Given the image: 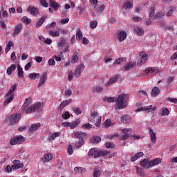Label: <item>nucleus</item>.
<instances>
[{"label":"nucleus","instance_id":"obj_14","mask_svg":"<svg viewBox=\"0 0 177 177\" xmlns=\"http://www.w3.org/2000/svg\"><path fill=\"white\" fill-rule=\"evenodd\" d=\"M31 97H28L25 100V102L21 107L22 111H24L26 113V109H29L28 106L31 104Z\"/></svg>","mask_w":177,"mask_h":177},{"label":"nucleus","instance_id":"obj_2","mask_svg":"<svg viewBox=\"0 0 177 177\" xmlns=\"http://www.w3.org/2000/svg\"><path fill=\"white\" fill-rule=\"evenodd\" d=\"M140 165L142 168H146L149 169V168H153V167H156V165H158V164H161V158H156L151 160H149L147 158H145L140 162Z\"/></svg>","mask_w":177,"mask_h":177},{"label":"nucleus","instance_id":"obj_52","mask_svg":"<svg viewBox=\"0 0 177 177\" xmlns=\"http://www.w3.org/2000/svg\"><path fill=\"white\" fill-rule=\"evenodd\" d=\"M97 118V112H94L93 113L91 116H90V122H93V120H95V118Z\"/></svg>","mask_w":177,"mask_h":177},{"label":"nucleus","instance_id":"obj_54","mask_svg":"<svg viewBox=\"0 0 177 177\" xmlns=\"http://www.w3.org/2000/svg\"><path fill=\"white\" fill-rule=\"evenodd\" d=\"M82 128H83V129H92V124H91V123L84 124L82 126Z\"/></svg>","mask_w":177,"mask_h":177},{"label":"nucleus","instance_id":"obj_5","mask_svg":"<svg viewBox=\"0 0 177 177\" xmlns=\"http://www.w3.org/2000/svg\"><path fill=\"white\" fill-rule=\"evenodd\" d=\"M25 139L22 136H17L12 137L10 140V145L11 146H16V145H21L24 143Z\"/></svg>","mask_w":177,"mask_h":177},{"label":"nucleus","instance_id":"obj_6","mask_svg":"<svg viewBox=\"0 0 177 177\" xmlns=\"http://www.w3.org/2000/svg\"><path fill=\"white\" fill-rule=\"evenodd\" d=\"M20 118H21V115H20V113H15L14 115L9 116L8 120L11 125H13L14 124H17L19 121H20Z\"/></svg>","mask_w":177,"mask_h":177},{"label":"nucleus","instance_id":"obj_10","mask_svg":"<svg viewBox=\"0 0 177 177\" xmlns=\"http://www.w3.org/2000/svg\"><path fill=\"white\" fill-rule=\"evenodd\" d=\"M48 80V73L44 72L42 73L41 76L40 77V82L38 84L37 88H41L43 86L46 80Z\"/></svg>","mask_w":177,"mask_h":177},{"label":"nucleus","instance_id":"obj_20","mask_svg":"<svg viewBox=\"0 0 177 177\" xmlns=\"http://www.w3.org/2000/svg\"><path fill=\"white\" fill-rule=\"evenodd\" d=\"M40 127H41V123L33 124L29 128V132L30 133H32L33 132H35V131H37V129H38Z\"/></svg>","mask_w":177,"mask_h":177},{"label":"nucleus","instance_id":"obj_19","mask_svg":"<svg viewBox=\"0 0 177 177\" xmlns=\"http://www.w3.org/2000/svg\"><path fill=\"white\" fill-rule=\"evenodd\" d=\"M145 74L149 75V74H156V73H158V70L154 68L153 67L148 68L144 71Z\"/></svg>","mask_w":177,"mask_h":177},{"label":"nucleus","instance_id":"obj_13","mask_svg":"<svg viewBox=\"0 0 177 177\" xmlns=\"http://www.w3.org/2000/svg\"><path fill=\"white\" fill-rule=\"evenodd\" d=\"M28 12H30L32 16H38L39 15V8L31 6L28 8Z\"/></svg>","mask_w":177,"mask_h":177},{"label":"nucleus","instance_id":"obj_23","mask_svg":"<svg viewBox=\"0 0 177 177\" xmlns=\"http://www.w3.org/2000/svg\"><path fill=\"white\" fill-rule=\"evenodd\" d=\"M118 80V77L114 76L109 79V81L105 84V86H110V85H113V84H115Z\"/></svg>","mask_w":177,"mask_h":177},{"label":"nucleus","instance_id":"obj_22","mask_svg":"<svg viewBox=\"0 0 177 177\" xmlns=\"http://www.w3.org/2000/svg\"><path fill=\"white\" fill-rule=\"evenodd\" d=\"M86 136V133L77 131L75 133V136L77 139H80V140H84V138Z\"/></svg>","mask_w":177,"mask_h":177},{"label":"nucleus","instance_id":"obj_29","mask_svg":"<svg viewBox=\"0 0 177 177\" xmlns=\"http://www.w3.org/2000/svg\"><path fill=\"white\" fill-rule=\"evenodd\" d=\"M59 136H60V132H55L52 134H50L48 139V140H55L56 138H59Z\"/></svg>","mask_w":177,"mask_h":177},{"label":"nucleus","instance_id":"obj_35","mask_svg":"<svg viewBox=\"0 0 177 177\" xmlns=\"http://www.w3.org/2000/svg\"><path fill=\"white\" fill-rule=\"evenodd\" d=\"M93 92L94 93H100L103 92V87H102L100 86H95L93 88Z\"/></svg>","mask_w":177,"mask_h":177},{"label":"nucleus","instance_id":"obj_15","mask_svg":"<svg viewBox=\"0 0 177 177\" xmlns=\"http://www.w3.org/2000/svg\"><path fill=\"white\" fill-rule=\"evenodd\" d=\"M13 164L14 165L12 166V169H20V168H23V167H24V165L20 162V160H15L13 161Z\"/></svg>","mask_w":177,"mask_h":177},{"label":"nucleus","instance_id":"obj_57","mask_svg":"<svg viewBox=\"0 0 177 177\" xmlns=\"http://www.w3.org/2000/svg\"><path fill=\"white\" fill-rule=\"evenodd\" d=\"M111 125H113V124H111V120H110V119H108L104 122V126L106 128H108V127H111Z\"/></svg>","mask_w":177,"mask_h":177},{"label":"nucleus","instance_id":"obj_62","mask_svg":"<svg viewBox=\"0 0 177 177\" xmlns=\"http://www.w3.org/2000/svg\"><path fill=\"white\" fill-rule=\"evenodd\" d=\"M56 64V62H55L54 59H50L48 60V66H55Z\"/></svg>","mask_w":177,"mask_h":177},{"label":"nucleus","instance_id":"obj_44","mask_svg":"<svg viewBox=\"0 0 177 177\" xmlns=\"http://www.w3.org/2000/svg\"><path fill=\"white\" fill-rule=\"evenodd\" d=\"M91 143H100V142H102V138L100 137H93L92 140H91Z\"/></svg>","mask_w":177,"mask_h":177},{"label":"nucleus","instance_id":"obj_36","mask_svg":"<svg viewBox=\"0 0 177 177\" xmlns=\"http://www.w3.org/2000/svg\"><path fill=\"white\" fill-rule=\"evenodd\" d=\"M164 16H165V12H159L155 15L154 19L155 20H160V19H162Z\"/></svg>","mask_w":177,"mask_h":177},{"label":"nucleus","instance_id":"obj_59","mask_svg":"<svg viewBox=\"0 0 177 177\" xmlns=\"http://www.w3.org/2000/svg\"><path fill=\"white\" fill-rule=\"evenodd\" d=\"M77 62H78V55H73L71 62L77 63Z\"/></svg>","mask_w":177,"mask_h":177},{"label":"nucleus","instance_id":"obj_26","mask_svg":"<svg viewBox=\"0 0 177 177\" xmlns=\"http://www.w3.org/2000/svg\"><path fill=\"white\" fill-rule=\"evenodd\" d=\"M57 45L59 49H63V46H64V45H67V40L64 38H62L59 40Z\"/></svg>","mask_w":177,"mask_h":177},{"label":"nucleus","instance_id":"obj_18","mask_svg":"<svg viewBox=\"0 0 177 177\" xmlns=\"http://www.w3.org/2000/svg\"><path fill=\"white\" fill-rule=\"evenodd\" d=\"M149 136L151 138V140L153 145H156L157 142V138L156 137V133L152 129H149Z\"/></svg>","mask_w":177,"mask_h":177},{"label":"nucleus","instance_id":"obj_37","mask_svg":"<svg viewBox=\"0 0 177 177\" xmlns=\"http://www.w3.org/2000/svg\"><path fill=\"white\" fill-rule=\"evenodd\" d=\"M72 110L75 112L76 115H81V114H82V111H81V108L73 106L72 107Z\"/></svg>","mask_w":177,"mask_h":177},{"label":"nucleus","instance_id":"obj_61","mask_svg":"<svg viewBox=\"0 0 177 177\" xmlns=\"http://www.w3.org/2000/svg\"><path fill=\"white\" fill-rule=\"evenodd\" d=\"M154 13H155V10L154 7L151 8L150 12H149V17H154Z\"/></svg>","mask_w":177,"mask_h":177},{"label":"nucleus","instance_id":"obj_27","mask_svg":"<svg viewBox=\"0 0 177 177\" xmlns=\"http://www.w3.org/2000/svg\"><path fill=\"white\" fill-rule=\"evenodd\" d=\"M120 120H121L122 122H124V124H128V122H129V121H131V116L125 114L121 117Z\"/></svg>","mask_w":177,"mask_h":177},{"label":"nucleus","instance_id":"obj_47","mask_svg":"<svg viewBox=\"0 0 177 177\" xmlns=\"http://www.w3.org/2000/svg\"><path fill=\"white\" fill-rule=\"evenodd\" d=\"M39 1L40 6H42V8H48V4L46 0H39Z\"/></svg>","mask_w":177,"mask_h":177},{"label":"nucleus","instance_id":"obj_8","mask_svg":"<svg viewBox=\"0 0 177 177\" xmlns=\"http://www.w3.org/2000/svg\"><path fill=\"white\" fill-rule=\"evenodd\" d=\"M140 59L138 61V64H139L140 66H143V64L146 63L149 55L145 52H141L140 53Z\"/></svg>","mask_w":177,"mask_h":177},{"label":"nucleus","instance_id":"obj_49","mask_svg":"<svg viewBox=\"0 0 177 177\" xmlns=\"http://www.w3.org/2000/svg\"><path fill=\"white\" fill-rule=\"evenodd\" d=\"M105 147H106V149H114V147H115V145L110 142H106L105 143Z\"/></svg>","mask_w":177,"mask_h":177},{"label":"nucleus","instance_id":"obj_25","mask_svg":"<svg viewBox=\"0 0 177 177\" xmlns=\"http://www.w3.org/2000/svg\"><path fill=\"white\" fill-rule=\"evenodd\" d=\"M45 20H46V17H41L36 23L35 27L37 28H39L44 23H45Z\"/></svg>","mask_w":177,"mask_h":177},{"label":"nucleus","instance_id":"obj_3","mask_svg":"<svg viewBox=\"0 0 177 177\" xmlns=\"http://www.w3.org/2000/svg\"><path fill=\"white\" fill-rule=\"evenodd\" d=\"M109 151L104 150H99L97 148L91 149L88 152V157H93V158H99V157H106L109 156Z\"/></svg>","mask_w":177,"mask_h":177},{"label":"nucleus","instance_id":"obj_17","mask_svg":"<svg viewBox=\"0 0 177 177\" xmlns=\"http://www.w3.org/2000/svg\"><path fill=\"white\" fill-rule=\"evenodd\" d=\"M119 41L120 42H124L125 39H127V32L125 31H120L118 33V37Z\"/></svg>","mask_w":177,"mask_h":177},{"label":"nucleus","instance_id":"obj_63","mask_svg":"<svg viewBox=\"0 0 177 177\" xmlns=\"http://www.w3.org/2000/svg\"><path fill=\"white\" fill-rule=\"evenodd\" d=\"M177 59V52L174 53L170 57L171 61L176 60Z\"/></svg>","mask_w":177,"mask_h":177},{"label":"nucleus","instance_id":"obj_41","mask_svg":"<svg viewBox=\"0 0 177 177\" xmlns=\"http://www.w3.org/2000/svg\"><path fill=\"white\" fill-rule=\"evenodd\" d=\"M82 32H81V30L77 29L76 30V39H78V41H81L82 39Z\"/></svg>","mask_w":177,"mask_h":177},{"label":"nucleus","instance_id":"obj_56","mask_svg":"<svg viewBox=\"0 0 177 177\" xmlns=\"http://www.w3.org/2000/svg\"><path fill=\"white\" fill-rule=\"evenodd\" d=\"M67 152L69 154V156H71V154H73V153H74V151L73 150V145H68Z\"/></svg>","mask_w":177,"mask_h":177},{"label":"nucleus","instance_id":"obj_16","mask_svg":"<svg viewBox=\"0 0 177 177\" xmlns=\"http://www.w3.org/2000/svg\"><path fill=\"white\" fill-rule=\"evenodd\" d=\"M133 30H134V32H136L137 35H138V37H143L145 34V30H143L142 28L139 26H134Z\"/></svg>","mask_w":177,"mask_h":177},{"label":"nucleus","instance_id":"obj_24","mask_svg":"<svg viewBox=\"0 0 177 177\" xmlns=\"http://www.w3.org/2000/svg\"><path fill=\"white\" fill-rule=\"evenodd\" d=\"M160 93V88L157 86H155L152 88L151 91V96L153 97H156V96H158V94Z\"/></svg>","mask_w":177,"mask_h":177},{"label":"nucleus","instance_id":"obj_33","mask_svg":"<svg viewBox=\"0 0 177 177\" xmlns=\"http://www.w3.org/2000/svg\"><path fill=\"white\" fill-rule=\"evenodd\" d=\"M17 68V66L15 64H12L8 68L7 74L8 75H12V71H13V70H16Z\"/></svg>","mask_w":177,"mask_h":177},{"label":"nucleus","instance_id":"obj_53","mask_svg":"<svg viewBox=\"0 0 177 177\" xmlns=\"http://www.w3.org/2000/svg\"><path fill=\"white\" fill-rule=\"evenodd\" d=\"M66 106H67V104L66 103V101H63L60 105L58 106V110H59L60 111H62V110H63V109H64L66 107Z\"/></svg>","mask_w":177,"mask_h":177},{"label":"nucleus","instance_id":"obj_34","mask_svg":"<svg viewBox=\"0 0 177 177\" xmlns=\"http://www.w3.org/2000/svg\"><path fill=\"white\" fill-rule=\"evenodd\" d=\"M165 115H169V109H168V108L162 109L160 117H165Z\"/></svg>","mask_w":177,"mask_h":177},{"label":"nucleus","instance_id":"obj_48","mask_svg":"<svg viewBox=\"0 0 177 177\" xmlns=\"http://www.w3.org/2000/svg\"><path fill=\"white\" fill-rule=\"evenodd\" d=\"M21 20L25 24H30L32 21L31 19H28L27 17H23Z\"/></svg>","mask_w":177,"mask_h":177},{"label":"nucleus","instance_id":"obj_60","mask_svg":"<svg viewBox=\"0 0 177 177\" xmlns=\"http://www.w3.org/2000/svg\"><path fill=\"white\" fill-rule=\"evenodd\" d=\"M122 62H124V59L122 58H119L118 59H115L113 64H121V63H122Z\"/></svg>","mask_w":177,"mask_h":177},{"label":"nucleus","instance_id":"obj_38","mask_svg":"<svg viewBox=\"0 0 177 177\" xmlns=\"http://www.w3.org/2000/svg\"><path fill=\"white\" fill-rule=\"evenodd\" d=\"M17 68H18V77H19L20 78H23V77L24 76V72L23 71V68H21L20 65H18Z\"/></svg>","mask_w":177,"mask_h":177},{"label":"nucleus","instance_id":"obj_39","mask_svg":"<svg viewBox=\"0 0 177 177\" xmlns=\"http://www.w3.org/2000/svg\"><path fill=\"white\" fill-rule=\"evenodd\" d=\"M50 6L53 9H54V10H58L59 8H60V4H59V3H57L56 1L51 3V4Z\"/></svg>","mask_w":177,"mask_h":177},{"label":"nucleus","instance_id":"obj_30","mask_svg":"<svg viewBox=\"0 0 177 177\" xmlns=\"http://www.w3.org/2000/svg\"><path fill=\"white\" fill-rule=\"evenodd\" d=\"M135 66H136V63L135 62L127 63L126 66H124V70H126V71H129V70H131V68H133Z\"/></svg>","mask_w":177,"mask_h":177},{"label":"nucleus","instance_id":"obj_45","mask_svg":"<svg viewBox=\"0 0 177 177\" xmlns=\"http://www.w3.org/2000/svg\"><path fill=\"white\" fill-rule=\"evenodd\" d=\"M104 8H106L104 5H101L98 8H96L97 13L102 15V13H103V11L104 10Z\"/></svg>","mask_w":177,"mask_h":177},{"label":"nucleus","instance_id":"obj_55","mask_svg":"<svg viewBox=\"0 0 177 177\" xmlns=\"http://www.w3.org/2000/svg\"><path fill=\"white\" fill-rule=\"evenodd\" d=\"M100 124H102V116H97L95 127H100Z\"/></svg>","mask_w":177,"mask_h":177},{"label":"nucleus","instance_id":"obj_12","mask_svg":"<svg viewBox=\"0 0 177 177\" xmlns=\"http://www.w3.org/2000/svg\"><path fill=\"white\" fill-rule=\"evenodd\" d=\"M23 30V24L19 23L15 25L14 30H13V35H19L20 32H21Z\"/></svg>","mask_w":177,"mask_h":177},{"label":"nucleus","instance_id":"obj_31","mask_svg":"<svg viewBox=\"0 0 177 177\" xmlns=\"http://www.w3.org/2000/svg\"><path fill=\"white\" fill-rule=\"evenodd\" d=\"M12 46H15V43H13L12 41H8V44L6 45V47L5 48L6 54H8L9 53V50H10Z\"/></svg>","mask_w":177,"mask_h":177},{"label":"nucleus","instance_id":"obj_46","mask_svg":"<svg viewBox=\"0 0 177 177\" xmlns=\"http://www.w3.org/2000/svg\"><path fill=\"white\" fill-rule=\"evenodd\" d=\"M75 172H77V174H82L83 171H85V169L84 167H75L74 168Z\"/></svg>","mask_w":177,"mask_h":177},{"label":"nucleus","instance_id":"obj_58","mask_svg":"<svg viewBox=\"0 0 177 177\" xmlns=\"http://www.w3.org/2000/svg\"><path fill=\"white\" fill-rule=\"evenodd\" d=\"M62 118H64V120H68V118H70V113L66 111L65 113H63Z\"/></svg>","mask_w":177,"mask_h":177},{"label":"nucleus","instance_id":"obj_51","mask_svg":"<svg viewBox=\"0 0 177 177\" xmlns=\"http://www.w3.org/2000/svg\"><path fill=\"white\" fill-rule=\"evenodd\" d=\"M97 27V21H91L90 22V28L93 29Z\"/></svg>","mask_w":177,"mask_h":177},{"label":"nucleus","instance_id":"obj_9","mask_svg":"<svg viewBox=\"0 0 177 177\" xmlns=\"http://www.w3.org/2000/svg\"><path fill=\"white\" fill-rule=\"evenodd\" d=\"M156 109H157V106H154L153 107V105H149L147 106H142L140 108H138L136 111H148V113H150V111H155Z\"/></svg>","mask_w":177,"mask_h":177},{"label":"nucleus","instance_id":"obj_40","mask_svg":"<svg viewBox=\"0 0 177 177\" xmlns=\"http://www.w3.org/2000/svg\"><path fill=\"white\" fill-rule=\"evenodd\" d=\"M49 35H50V37H59L60 36V33L59 30H55V31H52L50 30L48 32Z\"/></svg>","mask_w":177,"mask_h":177},{"label":"nucleus","instance_id":"obj_11","mask_svg":"<svg viewBox=\"0 0 177 177\" xmlns=\"http://www.w3.org/2000/svg\"><path fill=\"white\" fill-rule=\"evenodd\" d=\"M84 68H85V65L84 64H81L75 71V75L77 78H80L81 77V73L84 71Z\"/></svg>","mask_w":177,"mask_h":177},{"label":"nucleus","instance_id":"obj_4","mask_svg":"<svg viewBox=\"0 0 177 177\" xmlns=\"http://www.w3.org/2000/svg\"><path fill=\"white\" fill-rule=\"evenodd\" d=\"M17 89V84H14L11 86L10 89L6 93L5 98L6 100L3 102V106H8L15 99V92Z\"/></svg>","mask_w":177,"mask_h":177},{"label":"nucleus","instance_id":"obj_7","mask_svg":"<svg viewBox=\"0 0 177 177\" xmlns=\"http://www.w3.org/2000/svg\"><path fill=\"white\" fill-rule=\"evenodd\" d=\"M42 106V104L41 102H38L35 103V104L32 105L29 109H26V113L30 114L31 113H35L37 110H39V109H41V106Z\"/></svg>","mask_w":177,"mask_h":177},{"label":"nucleus","instance_id":"obj_32","mask_svg":"<svg viewBox=\"0 0 177 177\" xmlns=\"http://www.w3.org/2000/svg\"><path fill=\"white\" fill-rule=\"evenodd\" d=\"M53 158V156H52V153H46L44 157H43V161L44 162H48V161H50Z\"/></svg>","mask_w":177,"mask_h":177},{"label":"nucleus","instance_id":"obj_42","mask_svg":"<svg viewBox=\"0 0 177 177\" xmlns=\"http://www.w3.org/2000/svg\"><path fill=\"white\" fill-rule=\"evenodd\" d=\"M124 9H132L133 4L131 1L126 2L123 6Z\"/></svg>","mask_w":177,"mask_h":177},{"label":"nucleus","instance_id":"obj_1","mask_svg":"<svg viewBox=\"0 0 177 177\" xmlns=\"http://www.w3.org/2000/svg\"><path fill=\"white\" fill-rule=\"evenodd\" d=\"M127 97H128V95L122 94L119 95L118 98L115 97H105L104 98V102H106L107 103H113V102H116V107L118 110H122V109H125L126 106H128Z\"/></svg>","mask_w":177,"mask_h":177},{"label":"nucleus","instance_id":"obj_64","mask_svg":"<svg viewBox=\"0 0 177 177\" xmlns=\"http://www.w3.org/2000/svg\"><path fill=\"white\" fill-rule=\"evenodd\" d=\"M100 176V171L95 170L93 174V177H99Z\"/></svg>","mask_w":177,"mask_h":177},{"label":"nucleus","instance_id":"obj_21","mask_svg":"<svg viewBox=\"0 0 177 177\" xmlns=\"http://www.w3.org/2000/svg\"><path fill=\"white\" fill-rule=\"evenodd\" d=\"M142 156H145V153H143V152L137 153L136 155L131 158V162H135V161L139 160V158H140V157H142Z\"/></svg>","mask_w":177,"mask_h":177},{"label":"nucleus","instance_id":"obj_43","mask_svg":"<svg viewBox=\"0 0 177 177\" xmlns=\"http://www.w3.org/2000/svg\"><path fill=\"white\" fill-rule=\"evenodd\" d=\"M80 120H77L75 122L71 123V129H75V128H77L78 125H80Z\"/></svg>","mask_w":177,"mask_h":177},{"label":"nucleus","instance_id":"obj_28","mask_svg":"<svg viewBox=\"0 0 177 177\" xmlns=\"http://www.w3.org/2000/svg\"><path fill=\"white\" fill-rule=\"evenodd\" d=\"M40 75H41V74L37 73H32L28 74L29 78L30 80H32V81H34L35 80H38L39 78Z\"/></svg>","mask_w":177,"mask_h":177},{"label":"nucleus","instance_id":"obj_50","mask_svg":"<svg viewBox=\"0 0 177 177\" xmlns=\"http://www.w3.org/2000/svg\"><path fill=\"white\" fill-rule=\"evenodd\" d=\"M82 145H84V140H80L79 142H75V147H76V149H80Z\"/></svg>","mask_w":177,"mask_h":177}]
</instances>
